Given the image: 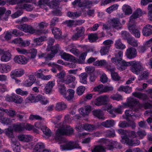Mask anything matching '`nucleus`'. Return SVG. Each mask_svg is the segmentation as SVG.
<instances>
[{"label":"nucleus","mask_w":152,"mask_h":152,"mask_svg":"<svg viewBox=\"0 0 152 152\" xmlns=\"http://www.w3.org/2000/svg\"><path fill=\"white\" fill-rule=\"evenodd\" d=\"M127 103L128 105L130 107V109L125 112L126 118V119L128 121L130 120L132 117L134 116L136 117L138 115L135 114L141 107L140 103L136 99L129 98L127 99Z\"/></svg>","instance_id":"obj_1"},{"label":"nucleus","mask_w":152,"mask_h":152,"mask_svg":"<svg viewBox=\"0 0 152 152\" xmlns=\"http://www.w3.org/2000/svg\"><path fill=\"white\" fill-rule=\"evenodd\" d=\"M100 140L102 142V145L96 146L93 150H92V152H106L105 148L112 150L115 148L118 147L120 149L122 148V146L117 142H110L104 139Z\"/></svg>","instance_id":"obj_2"},{"label":"nucleus","mask_w":152,"mask_h":152,"mask_svg":"<svg viewBox=\"0 0 152 152\" xmlns=\"http://www.w3.org/2000/svg\"><path fill=\"white\" fill-rule=\"evenodd\" d=\"M142 14V11L140 9H138L132 14L130 17V20L129 21V26L128 29L130 32L135 37L139 38L140 36V31L135 28L133 26L134 24L135 20L140 16Z\"/></svg>","instance_id":"obj_3"},{"label":"nucleus","mask_w":152,"mask_h":152,"mask_svg":"<svg viewBox=\"0 0 152 152\" xmlns=\"http://www.w3.org/2000/svg\"><path fill=\"white\" fill-rule=\"evenodd\" d=\"M58 128L56 132V138L60 140L61 139V136L64 135H70L73 133V130L69 126L64 124L63 122H61L57 124L55 126Z\"/></svg>","instance_id":"obj_4"},{"label":"nucleus","mask_w":152,"mask_h":152,"mask_svg":"<svg viewBox=\"0 0 152 152\" xmlns=\"http://www.w3.org/2000/svg\"><path fill=\"white\" fill-rule=\"evenodd\" d=\"M16 27L25 32H28L31 34L35 33L37 34L40 35L42 34H46L48 33V29H35L32 26L26 24L16 25Z\"/></svg>","instance_id":"obj_5"},{"label":"nucleus","mask_w":152,"mask_h":152,"mask_svg":"<svg viewBox=\"0 0 152 152\" xmlns=\"http://www.w3.org/2000/svg\"><path fill=\"white\" fill-rule=\"evenodd\" d=\"M124 66H131V71L134 73L138 74L143 69L141 63L140 61H133L124 63Z\"/></svg>","instance_id":"obj_6"},{"label":"nucleus","mask_w":152,"mask_h":152,"mask_svg":"<svg viewBox=\"0 0 152 152\" xmlns=\"http://www.w3.org/2000/svg\"><path fill=\"white\" fill-rule=\"evenodd\" d=\"M64 144L60 145V148L61 151L70 150L75 148H78L81 149V147L79 144L76 142L72 141H66L64 140Z\"/></svg>","instance_id":"obj_7"},{"label":"nucleus","mask_w":152,"mask_h":152,"mask_svg":"<svg viewBox=\"0 0 152 152\" xmlns=\"http://www.w3.org/2000/svg\"><path fill=\"white\" fill-rule=\"evenodd\" d=\"M59 50V45H56L52 48H47L46 59L51 60L56 54Z\"/></svg>","instance_id":"obj_8"},{"label":"nucleus","mask_w":152,"mask_h":152,"mask_svg":"<svg viewBox=\"0 0 152 152\" xmlns=\"http://www.w3.org/2000/svg\"><path fill=\"white\" fill-rule=\"evenodd\" d=\"M123 52L122 51H119L118 53L115 55V58H112L111 61L112 62L116 65L119 64L122 67L124 66V62H127L124 60H122V57L123 56Z\"/></svg>","instance_id":"obj_9"},{"label":"nucleus","mask_w":152,"mask_h":152,"mask_svg":"<svg viewBox=\"0 0 152 152\" xmlns=\"http://www.w3.org/2000/svg\"><path fill=\"white\" fill-rule=\"evenodd\" d=\"M121 142L123 144H126L129 146H136L140 144V142L138 140H136L135 141L130 139L126 135L121 136Z\"/></svg>","instance_id":"obj_10"},{"label":"nucleus","mask_w":152,"mask_h":152,"mask_svg":"<svg viewBox=\"0 0 152 152\" xmlns=\"http://www.w3.org/2000/svg\"><path fill=\"white\" fill-rule=\"evenodd\" d=\"M108 101L109 98L107 96H99L94 101V104L97 106L106 105Z\"/></svg>","instance_id":"obj_11"},{"label":"nucleus","mask_w":152,"mask_h":152,"mask_svg":"<svg viewBox=\"0 0 152 152\" xmlns=\"http://www.w3.org/2000/svg\"><path fill=\"white\" fill-rule=\"evenodd\" d=\"M6 99L7 101L10 102H14L17 104L21 103L23 100L22 97L15 94H12V96H7Z\"/></svg>","instance_id":"obj_12"},{"label":"nucleus","mask_w":152,"mask_h":152,"mask_svg":"<svg viewBox=\"0 0 152 152\" xmlns=\"http://www.w3.org/2000/svg\"><path fill=\"white\" fill-rule=\"evenodd\" d=\"M77 32L73 34L72 39L73 40H77L80 37L83 36L85 31V28L83 26L80 27H77L75 29Z\"/></svg>","instance_id":"obj_13"},{"label":"nucleus","mask_w":152,"mask_h":152,"mask_svg":"<svg viewBox=\"0 0 152 152\" xmlns=\"http://www.w3.org/2000/svg\"><path fill=\"white\" fill-rule=\"evenodd\" d=\"M126 55L128 58L130 59H132L135 58L137 56L136 49L132 47L129 48L126 50Z\"/></svg>","instance_id":"obj_14"},{"label":"nucleus","mask_w":152,"mask_h":152,"mask_svg":"<svg viewBox=\"0 0 152 152\" xmlns=\"http://www.w3.org/2000/svg\"><path fill=\"white\" fill-rule=\"evenodd\" d=\"M13 60L15 63L21 64H26L28 62L27 58L22 55L16 56Z\"/></svg>","instance_id":"obj_15"},{"label":"nucleus","mask_w":152,"mask_h":152,"mask_svg":"<svg viewBox=\"0 0 152 152\" xmlns=\"http://www.w3.org/2000/svg\"><path fill=\"white\" fill-rule=\"evenodd\" d=\"M40 122H37L35 124V126L38 128H40V129L42 131L43 133L46 135L50 136L52 134V132L47 127L42 126L40 127L39 125H40Z\"/></svg>","instance_id":"obj_16"},{"label":"nucleus","mask_w":152,"mask_h":152,"mask_svg":"<svg viewBox=\"0 0 152 152\" xmlns=\"http://www.w3.org/2000/svg\"><path fill=\"white\" fill-rule=\"evenodd\" d=\"M55 84V80L49 81L45 86L44 91L45 93L50 94L52 91V89Z\"/></svg>","instance_id":"obj_17"},{"label":"nucleus","mask_w":152,"mask_h":152,"mask_svg":"<svg viewBox=\"0 0 152 152\" xmlns=\"http://www.w3.org/2000/svg\"><path fill=\"white\" fill-rule=\"evenodd\" d=\"M143 35L145 37L150 36L152 34V26L148 24L145 26L142 30Z\"/></svg>","instance_id":"obj_18"},{"label":"nucleus","mask_w":152,"mask_h":152,"mask_svg":"<svg viewBox=\"0 0 152 152\" xmlns=\"http://www.w3.org/2000/svg\"><path fill=\"white\" fill-rule=\"evenodd\" d=\"M66 75L65 72L64 71H62L58 73L56 76L58 77V79L57 82L59 86L61 85V83H64V77Z\"/></svg>","instance_id":"obj_19"},{"label":"nucleus","mask_w":152,"mask_h":152,"mask_svg":"<svg viewBox=\"0 0 152 152\" xmlns=\"http://www.w3.org/2000/svg\"><path fill=\"white\" fill-rule=\"evenodd\" d=\"M61 58L66 61L71 62H75V59L73 56L66 53H61Z\"/></svg>","instance_id":"obj_20"},{"label":"nucleus","mask_w":152,"mask_h":152,"mask_svg":"<svg viewBox=\"0 0 152 152\" xmlns=\"http://www.w3.org/2000/svg\"><path fill=\"white\" fill-rule=\"evenodd\" d=\"M24 73L23 69H16L12 71L10 74V75L12 78H14L15 77H20Z\"/></svg>","instance_id":"obj_21"},{"label":"nucleus","mask_w":152,"mask_h":152,"mask_svg":"<svg viewBox=\"0 0 152 152\" xmlns=\"http://www.w3.org/2000/svg\"><path fill=\"white\" fill-rule=\"evenodd\" d=\"M91 107L89 105L85 106L79 109L80 114L83 116L88 115L91 111Z\"/></svg>","instance_id":"obj_22"},{"label":"nucleus","mask_w":152,"mask_h":152,"mask_svg":"<svg viewBox=\"0 0 152 152\" xmlns=\"http://www.w3.org/2000/svg\"><path fill=\"white\" fill-rule=\"evenodd\" d=\"M110 25L116 29H120L122 28L121 25L118 18L113 19L110 22Z\"/></svg>","instance_id":"obj_23"},{"label":"nucleus","mask_w":152,"mask_h":152,"mask_svg":"<svg viewBox=\"0 0 152 152\" xmlns=\"http://www.w3.org/2000/svg\"><path fill=\"white\" fill-rule=\"evenodd\" d=\"M115 68H108L107 70L110 72L112 79L115 81H118L120 80L121 77L117 73L114 71Z\"/></svg>","instance_id":"obj_24"},{"label":"nucleus","mask_w":152,"mask_h":152,"mask_svg":"<svg viewBox=\"0 0 152 152\" xmlns=\"http://www.w3.org/2000/svg\"><path fill=\"white\" fill-rule=\"evenodd\" d=\"M67 107L66 104L64 102H59L56 104L55 107V109L58 111H61L66 109Z\"/></svg>","instance_id":"obj_25"},{"label":"nucleus","mask_w":152,"mask_h":152,"mask_svg":"<svg viewBox=\"0 0 152 152\" xmlns=\"http://www.w3.org/2000/svg\"><path fill=\"white\" fill-rule=\"evenodd\" d=\"M92 1L84 0L79 4V7L90 9L92 6Z\"/></svg>","instance_id":"obj_26"},{"label":"nucleus","mask_w":152,"mask_h":152,"mask_svg":"<svg viewBox=\"0 0 152 152\" xmlns=\"http://www.w3.org/2000/svg\"><path fill=\"white\" fill-rule=\"evenodd\" d=\"M11 56L10 53L8 51H6L1 56V60L3 62H7L10 60Z\"/></svg>","instance_id":"obj_27"},{"label":"nucleus","mask_w":152,"mask_h":152,"mask_svg":"<svg viewBox=\"0 0 152 152\" xmlns=\"http://www.w3.org/2000/svg\"><path fill=\"white\" fill-rule=\"evenodd\" d=\"M93 115L99 119L104 120L105 117L102 111L100 110H95L92 111Z\"/></svg>","instance_id":"obj_28"},{"label":"nucleus","mask_w":152,"mask_h":152,"mask_svg":"<svg viewBox=\"0 0 152 152\" xmlns=\"http://www.w3.org/2000/svg\"><path fill=\"white\" fill-rule=\"evenodd\" d=\"M53 34L56 39H59L61 38L62 32L61 30L57 28H54L52 30Z\"/></svg>","instance_id":"obj_29"},{"label":"nucleus","mask_w":152,"mask_h":152,"mask_svg":"<svg viewBox=\"0 0 152 152\" xmlns=\"http://www.w3.org/2000/svg\"><path fill=\"white\" fill-rule=\"evenodd\" d=\"M132 95L136 97L143 100H146L148 98L147 96L145 94L140 92H133L132 93Z\"/></svg>","instance_id":"obj_30"},{"label":"nucleus","mask_w":152,"mask_h":152,"mask_svg":"<svg viewBox=\"0 0 152 152\" xmlns=\"http://www.w3.org/2000/svg\"><path fill=\"white\" fill-rule=\"evenodd\" d=\"M45 147L44 143L42 142L37 143L35 146L33 152H40L42 151Z\"/></svg>","instance_id":"obj_31"},{"label":"nucleus","mask_w":152,"mask_h":152,"mask_svg":"<svg viewBox=\"0 0 152 152\" xmlns=\"http://www.w3.org/2000/svg\"><path fill=\"white\" fill-rule=\"evenodd\" d=\"M94 64L96 66H104L107 68V69L109 68L108 67L110 66L107 61L104 60L97 61L94 63Z\"/></svg>","instance_id":"obj_32"},{"label":"nucleus","mask_w":152,"mask_h":152,"mask_svg":"<svg viewBox=\"0 0 152 152\" xmlns=\"http://www.w3.org/2000/svg\"><path fill=\"white\" fill-rule=\"evenodd\" d=\"M36 80L35 77L34 75H30L27 81L24 83V85L26 86H30L34 83Z\"/></svg>","instance_id":"obj_33"},{"label":"nucleus","mask_w":152,"mask_h":152,"mask_svg":"<svg viewBox=\"0 0 152 152\" xmlns=\"http://www.w3.org/2000/svg\"><path fill=\"white\" fill-rule=\"evenodd\" d=\"M102 125L106 128H110L113 127L115 125L114 121L113 120H108L102 122Z\"/></svg>","instance_id":"obj_34"},{"label":"nucleus","mask_w":152,"mask_h":152,"mask_svg":"<svg viewBox=\"0 0 152 152\" xmlns=\"http://www.w3.org/2000/svg\"><path fill=\"white\" fill-rule=\"evenodd\" d=\"M11 66L8 65L2 64L0 66V72L2 73H7L10 70Z\"/></svg>","instance_id":"obj_35"},{"label":"nucleus","mask_w":152,"mask_h":152,"mask_svg":"<svg viewBox=\"0 0 152 152\" xmlns=\"http://www.w3.org/2000/svg\"><path fill=\"white\" fill-rule=\"evenodd\" d=\"M36 102L40 101L42 104H46L48 102L47 100L42 95L40 94L38 95L35 98Z\"/></svg>","instance_id":"obj_36"},{"label":"nucleus","mask_w":152,"mask_h":152,"mask_svg":"<svg viewBox=\"0 0 152 152\" xmlns=\"http://www.w3.org/2000/svg\"><path fill=\"white\" fill-rule=\"evenodd\" d=\"M80 82L83 84H86L87 83V75L86 73H83L79 75Z\"/></svg>","instance_id":"obj_37"},{"label":"nucleus","mask_w":152,"mask_h":152,"mask_svg":"<svg viewBox=\"0 0 152 152\" xmlns=\"http://www.w3.org/2000/svg\"><path fill=\"white\" fill-rule=\"evenodd\" d=\"M87 53V52L82 53L79 56V59L76 60V62L79 64L84 63Z\"/></svg>","instance_id":"obj_38"},{"label":"nucleus","mask_w":152,"mask_h":152,"mask_svg":"<svg viewBox=\"0 0 152 152\" xmlns=\"http://www.w3.org/2000/svg\"><path fill=\"white\" fill-rule=\"evenodd\" d=\"M115 48L117 49L123 50L126 48L125 46L122 43L120 39L115 41Z\"/></svg>","instance_id":"obj_39"},{"label":"nucleus","mask_w":152,"mask_h":152,"mask_svg":"<svg viewBox=\"0 0 152 152\" xmlns=\"http://www.w3.org/2000/svg\"><path fill=\"white\" fill-rule=\"evenodd\" d=\"M67 16L70 18L74 19L80 16L81 13L80 12H72L71 11H69L67 12Z\"/></svg>","instance_id":"obj_40"},{"label":"nucleus","mask_w":152,"mask_h":152,"mask_svg":"<svg viewBox=\"0 0 152 152\" xmlns=\"http://www.w3.org/2000/svg\"><path fill=\"white\" fill-rule=\"evenodd\" d=\"M149 73L147 71H143L141 72L139 76V80H146L148 79Z\"/></svg>","instance_id":"obj_41"},{"label":"nucleus","mask_w":152,"mask_h":152,"mask_svg":"<svg viewBox=\"0 0 152 152\" xmlns=\"http://www.w3.org/2000/svg\"><path fill=\"white\" fill-rule=\"evenodd\" d=\"M18 139L20 141L24 142H28L31 139L30 137L28 135H25L23 134H21L18 136Z\"/></svg>","instance_id":"obj_42"},{"label":"nucleus","mask_w":152,"mask_h":152,"mask_svg":"<svg viewBox=\"0 0 152 152\" xmlns=\"http://www.w3.org/2000/svg\"><path fill=\"white\" fill-rule=\"evenodd\" d=\"M122 9L125 14L129 15L132 13V9L128 5H124L122 7Z\"/></svg>","instance_id":"obj_43"},{"label":"nucleus","mask_w":152,"mask_h":152,"mask_svg":"<svg viewBox=\"0 0 152 152\" xmlns=\"http://www.w3.org/2000/svg\"><path fill=\"white\" fill-rule=\"evenodd\" d=\"M76 80L75 77L72 75L69 76L66 80H64V83L66 84H68L72 83H74Z\"/></svg>","instance_id":"obj_44"},{"label":"nucleus","mask_w":152,"mask_h":152,"mask_svg":"<svg viewBox=\"0 0 152 152\" xmlns=\"http://www.w3.org/2000/svg\"><path fill=\"white\" fill-rule=\"evenodd\" d=\"M5 134L6 135L9 137L13 138V130L11 127L5 129Z\"/></svg>","instance_id":"obj_45"},{"label":"nucleus","mask_w":152,"mask_h":152,"mask_svg":"<svg viewBox=\"0 0 152 152\" xmlns=\"http://www.w3.org/2000/svg\"><path fill=\"white\" fill-rule=\"evenodd\" d=\"M119 91H123L126 93L129 94L131 91V88L129 86H121L118 88Z\"/></svg>","instance_id":"obj_46"},{"label":"nucleus","mask_w":152,"mask_h":152,"mask_svg":"<svg viewBox=\"0 0 152 152\" xmlns=\"http://www.w3.org/2000/svg\"><path fill=\"white\" fill-rule=\"evenodd\" d=\"M99 37L97 34H90L88 36V39L89 41L91 42H94L98 39Z\"/></svg>","instance_id":"obj_47"},{"label":"nucleus","mask_w":152,"mask_h":152,"mask_svg":"<svg viewBox=\"0 0 152 152\" xmlns=\"http://www.w3.org/2000/svg\"><path fill=\"white\" fill-rule=\"evenodd\" d=\"M15 92L17 94L22 96H26L28 94V91L23 90L20 88L17 89L15 90Z\"/></svg>","instance_id":"obj_48"},{"label":"nucleus","mask_w":152,"mask_h":152,"mask_svg":"<svg viewBox=\"0 0 152 152\" xmlns=\"http://www.w3.org/2000/svg\"><path fill=\"white\" fill-rule=\"evenodd\" d=\"M67 92L69 93V95L66 98L67 100H70L74 97L75 91L72 89H69L68 90Z\"/></svg>","instance_id":"obj_49"},{"label":"nucleus","mask_w":152,"mask_h":152,"mask_svg":"<svg viewBox=\"0 0 152 152\" xmlns=\"http://www.w3.org/2000/svg\"><path fill=\"white\" fill-rule=\"evenodd\" d=\"M109 49L110 48H109V47L104 46L102 47L100 51L101 55L103 56L107 54L109 52Z\"/></svg>","instance_id":"obj_50"},{"label":"nucleus","mask_w":152,"mask_h":152,"mask_svg":"<svg viewBox=\"0 0 152 152\" xmlns=\"http://www.w3.org/2000/svg\"><path fill=\"white\" fill-rule=\"evenodd\" d=\"M127 42L130 45L134 47H137L138 46L137 41L133 38H131L130 39H128Z\"/></svg>","instance_id":"obj_51"},{"label":"nucleus","mask_w":152,"mask_h":152,"mask_svg":"<svg viewBox=\"0 0 152 152\" xmlns=\"http://www.w3.org/2000/svg\"><path fill=\"white\" fill-rule=\"evenodd\" d=\"M48 25V23L45 21H42L38 23V26L39 29H43L46 28Z\"/></svg>","instance_id":"obj_52"},{"label":"nucleus","mask_w":152,"mask_h":152,"mask_svg":"<svg viewBox=\"0 0 152 152\" xmlns=\"http://www.w3.org/2000/svg\"><path fill=\"white\" fill-rule=\"evenodd\" d=\"M3 109V111L6 113L8 115L12 117L16 114V112L12 110H8V109Z\"/></svg>","instance_id":"obj_53"},{"label":"nucleus","mask_w":152,"mask_h":152,"mask_svg":"<svg viewBox=\"0 0 152 152\" xmlns=\"http://www.w3.org/2000/svg\"><path fill=\"white\" fill-rule=\"evenodd\" d=\"M85 90V88L83 86H80L77 88L76 92L78 95H81L83 93Z\"/></svg>","instance_id":"obj_54"},{"label":"nucleus","mask_w":152,"mask_h":152,"mask_svg":"<svg viewBox=\"0 0 152 152\" xmlns=\"http://www.w3.org/2000/svg\"><path fill=\"white\" fill-rule=\"evenodd\" d=\"M84 129L88 131H91L94 130V125H91L88 124H84Z\"/></svg>","instance_id":"obj_55"},{"label":"nucleus","mask_w":152,"mask_h":152,"mask_svg":"<svg viewBox=\"0 0 152 152\" xmlns=\"http://www.w3.org/2000/svg\"><path fill=\"white\" fill-rule=\"evenodd\" d=\"M121 35L124 39H126L128 41V39H130V34L129 32L126 31H122L121 32Z\"/></svg>","instance_id":"obj_56"},{"label":"nucleus","mask_w":152,"mask_h":152,"mask_svg":"<svg viewBox=\"0 0 152 152\" xmlns=\"http://www.w3.org/2000/svg\"><path fill=\"white\" fill-rule=\"evenodd\" d=\"M30 44V42L28 40L24 41L21 39L19 46L22 47H26L28 46Z\"/></svg>","instance_id":"obj_57"},{"label":"nucleus","mask_w":152,"mask_h":152,"mask_svg":"<svg viewBox=\"0 0 152 152\" xmlns=\"http://www.w3.org/2000/svg\"><path fill=\"white\" fill-rule=\"evenodd\" d=\"M13 129L15 132H21L24 129V127L20 124H18L14 126Z\"/></svg>","instance_id":"obj_58"},{"label":"nucleus","mask_w":152,"mask_h":152,"mask_svg":"<svg viewBox=\"0 0 152 152\" xmlns=\"http://www.w3.org/2000/svg\"><path fill=\"white\" fill-rule=\"evenodd\" d=\"M85 70L87 73L89 74L90 75L91 74H95L94 73L95 69L94 67L91 66H87L86 67Z\"/></svg>","instance_id":"obj_59"},{"label":"nucleus","mask_w":152,"mask_h":152,"mask_svg":"<svg viewBox=\"0 0 152 152\" xmlns=\"http://www.w3.org/2000/svg\"><path fill=\"white\" fill-rule=\"evenodd\" d=\"M143 106L145 109H152V100H149L148 102H145L143 104Z\"/></svg>","instance_id":"obj_60"},{"label":"nucleus","mask_w":152,"mask_h":152,"mask_svg":"<svg viewBox=\"0 0 152 152\" xmlns=\"http://www.w3.org/2000/svg\"><path fill=\"white\" fill-rule=\"evenodd\" d=\"M30 53L31 54V58H34L37 53V50L35 49H32L29 50L28 53Z\"/></svg>","instance_id":"obj_61"},{"label":"nucleus","mask_w":152,"mask_h":152,"mask_svg":"<svg viewBox=\"0 0 152 152\" xmlns=\"http://www.w3.org/2000/svg\"><path fill=\"white\" fill-rule=\"evenodd\" d=\"M23 8L26 9L28 11H30L33 9V7L32 5L28 4H25L23 5Z\"/></svg>","instance_id":"obj_62"},{"label":"nucleus","mask_w":152,"mask_h":152,"mask_svg":"<svg viewBox=\"0 0 152 152\" xmlns=\"http://www.w3.org/2000/svg\"><path fill=\"white\" fill-rule=\"evenodd\" d=\"M110 98L114 100L119 101L122 99V96L119 94H115L110 96Z\"/></svg>","instance_id":"obj_63"},{"label":"nucleus","mask_w":152,"mask_h":152,"mask_svg":"<svg viewBox=\"0 0 152 152\" xmlns=\"http://www.w3.org/2000/svg\"><path fill=\"white\" fill-rule=\"evenodd\" d=\"M120 128H125L129 127V124L125 121H120L118 125Z\"/></svg>","instance_id":"obj_64"}]
</instances>
